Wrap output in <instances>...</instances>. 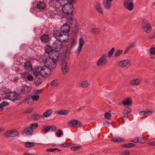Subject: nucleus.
I'll return each instance as SVG.
<instances>
[{"label":"nucleus","mask_w":155,"mask_h":155,"mask_svg":"<svg viewBox=\"0 0 155 155\" xmlns=\"http://www.w3.org/2000/svg\"><path fill=\"white\" fill-rule=\"evenodd\" d=\"M38 126V124L37 123H35L31 124L30 127V128H31V129L33 130V129L36 128Z\"/></svg>","instance_id":"79ce46f5"},{"label":"nucleus","mask_w":155,"mask_h":155,"mask_svg":"<svg viewBox=\"0 0 155 155\" xmlns=\"http://www.w3.org/2000/svg\"><path fill=\"white\" fill-rule=\"evenodd\" d=\"M111 115L108 112L105 113V117L107 119H110V118L111 117Z\"/></svg>","instance_id":"13d9d810"},{"label":"nucleus","mask_w":155,"mask_h":155,"mask_svg":"<svg viewBox=\"0 0 155 155\" xmlns=\"http://www.w3.org/2000/svg\"><path fill=\"white\" fill-rule=\"evenodd\" d=\"M25 101H27L28 104L30 105L34 103V101L31 97H26L25 98Z\"/></svg>","instance_id":"c756f323"},{"label":"nucleus","mask_w":155,"mask_h":155,"mask_svg":"<svg viewBox=\"0 0 155 155\" xmlns=\"http://www.w3.org/2000/svg\"><path fill=\"white\" fill-rule=\"evenodd\" d=\"M123 62L124 65V67H128L130 65V62L129 60H124L123 61Z\"/></svg>","instance_id":"58836bf2"},{"label":"nucleus","mask_w":155,"mask_h":155,"mask_svg":"<svg viewBox=\"0 0 155 155\" xmlns=\"http://www.w3.org/2000/svg\"><path fill=\"white\" fill-rule=\"evenodd\" d=\"M61 68L63 74H65L69 71V67L67 61H65L62 62L61 65Z\"/></svg>","instance_id":"9d476101"},{"label":"nucleus","mask_w":155,"mask_h":155,"mask_svg":"<svg viewBox=\"0 0 155 155\" xmlns=\"http://www.w3.org/2000/svg\"><path fill=\"white\" fill-rule=\"evenodd\" d=\"M31 89L30 87L25 85L23 88L21 89V93L24 94H27L30 92Z\"/></svg>","instance_id":"f3484780"},{"label":"nucleus","mask_w":155,"mask_h":155,"mask_svg":"<svg viewBox=\"0 0 155 155\" xmlns=\"http://www.w3.org/2000/svg\"><path fill=\"white\" fill-rule=\"evenodd\" d=\"M41 117V115L37 114H33L32 116V118L34 120H37L39 119Z\"/></svg>","instance_id":"72a5a7b5"},{"label":"nucleus","mask_w":155,"mask_h":155,"mask_svg":"<svg viewBox=\"0 0 155 155\" xmlns=\"http://www.w3.org/2000/svg\"><path fill=\"white\" fill-rule=\"evenodd\" d=\"M142 28L146 33L149 34L152 31V28L148 21L143 20L142 23Z\"/></svg>","instance_id":"39448f33"},{"label":"nucleus","mask_w":155,"mask_h":155,"mask_svg":"<svg viewBox=\"0 0 155 155\" xmlns=\"http://www.w3.org/2000/svg\"><path fill=\"white\" fill-rule=\"evenodd\" d=\"M81 148L80 146L72 147H71V149L72 150L76 151L80 150Z\"/></svg>","instance_id":"de8ad7c7"},{"label":"nucleus","mask_w":155,"mask_h":155,"mask_svg":"<svg viewBox=\"0 0 155 155\" xmlns=\"http://www.w3.org/2000/svg\"><path fill=\"white\" fill-rule=\"evenodd\" d=\"M70 54L66 52L63 53L61 56V58L63 60H67L69 58Z\"/></svg>","instance_id":"c85d7f7f"},{"label":"nucleus","mask_w":155,"mask_h":155,"mask_svg":"<svg viewBox=\"0 0 155 155\" xmlns=\"http://www.w3.org/2000/svg\"><path fill=\"white\" fill-rule=\"evenodd\" d=\"M141 82V80L140 78L133 79L130 81V84L132 86L138 85H139Z\"/></svg>","instance_id":"2eb2a0df"},{"label":"nucleus","mask_w":155,"mask_h":155,"mask_svg":"<svg viewBox=\"0 0 155 155\" xmlns=\"http://www.w3.org/2000/svg\"><path fill=\"white\" fill-rule=\"evenodd\" d=\"M33 132V130L30 128V127H25L22 132V134L24 136L29 135L31 134Z\"/></svg>","instance_id":"4468645a"},{"label":"nucleus","mask_w":155,"mask_h":155,"mask_svg":"<svg viewBox=\"0 0 155 155\" xmlns=\"http://www.w3.org/2000/svg\"><path fill=\"white\" fill-rule=\"evenodd\" d=\"M66 16H68V15L66 14L64 15L61 12H60L59 13L57 14V17H59V18H62L66 17Z\"/></svg>","instance_id":"ea45409f"},{"label":"nucleus","mask_w":155,"mask_h":155,"mask_svg":"<svg viewBox=\"0 0 155 155\" xmlns=\"http://www.w3.org/2000/svg\"><path fill=\"white\" fill-rule=\"evenodd\" d=\"M131 111V109L130 108H126L124 111V114H127L130 113Z\"/></svg>","instance_id":"09e8293b"},{"label":"nucleus","mask_w":155,"mask_h":155,"mask_svg":"<svg viewBox=\"0 0 155 155\" xmlns=\"http://www.w3.org/2000/svg\"><path fill=\"white\" fill-rule=\"evenodd\" d=\"M94 5L98 12L102 14H104L101 5L100 3L98 2H96L94 4Z\"/></svg>","instance_id":"412c9836"},{"label":"nucleus","mask_w":155,"mask_h":155,"mask_svg":"<svg viewBox=\"0 0 155 155\" xmlns=\"http://www.w3.org/2000/svg\"><path fill=\"white\" fill-rule=\"evenodd\" d=\"M57 150V148H49L46 151L51 152H54L55 150Z\"/></svg>","instance_id":"0e129e2a"},{"label":"nucleus","mask_w":155,"mask_h":155,"mask_svg":"<svg viewBox=\"0 0 155 155\" xmlns=\"http://www.w3.org/2000/svg\"><path fill=\"white\" fill-rule=\"evenodd\" d=\"M28 75V73L26 72H25L23 73L21 75L22 77L26 79L27 78V76Z\"/></svg>","instance_id":"4d7b16f0"},{"label":"nucleus","mask_w":155,"mask_h":155,"mask_svg":"<svg viewBox=\"0 0 155 155\" xmlns=\"http://www.w3.org/2000/svg\"><path fill=\"white\" fill-rule=\"evenodd\" d=\"M37 6L38 9L42 10L45 8L46 5L45 3L40 2L38 3Z\"/></svg>","instance_id":"a878e982"},{"label":"nucleus","mask_w":155,"mask_h":155,"mask_svg":"<svg viewBox=\"0 0 155 155\" xmlns=\"http://www.w3.org/2000/svg\"><path fill=\"white\" fill-rule=\"evenodd\" d=\"M124 5L125 8L130 11L132 10L134 8L133 2L124 4Z\"/></svg>","instance_id":"4be33fe9"},{"label":"nucleus","mask_w":155,"mask_h":155,"mask_svg":"<svg viewBox=\"0 0 155 155\" xmlns=\"http://www.w3.org/2000/svg\"><path fill=\"white\" fill-rule=\"evenodd\" d=\"M34 143L33 142H25V146L27 148H30L33 147L34 146Z\"/></svg>","instance_id":"2f4dec72"},{"label":"nucleus","mask_w":155,"mask_h":155,"mask_svg":"<svg viewBox=\"0 0 155 155\" xmlns=\"http://www.w3.org/2000/svg\"><path fill=\"white\" fill-rule=\"evenodd\" d=\"M76 43V41L75 39H73L71 41V49L73 47H74Z\"/></svg>","instance_id":"603ef678"},{"label":"nucleus","mask_w":155,"mask_h":155,"mask_svg":"<svg viewBox=\"0 0 155 155\" xmlns=\"http://www.w3.org/2000/svg\"><path fill=\"white\" fill-rule=\"evenodd\" d=\"M5 97L7 99L14 101L18 100L19 98V95L16 92L10 91L6 94Z\"/></svg>","instance_id":"7ed1b4c3"},{"label":"nucleus","mask_w":155,"mask_h":155,"mask_svg":"<svg viewBox=\"0 0 155 155\" xmlns=\"http://www.w3.org/2000/svg\"><path fill=\"white\" fill-rule=\"evenodd\" d=\"M53 48L51 46L48 45H46L45 47V51L48 54V55L50 54L51 53L52 51H54V50H53Z\"/></svg>","instance_id":"b1692460"},{"label":"nucleus","mask_w":155,"mask_h":155,"mask_svg":"<svg viewBox=\"0 0 155 155\" xmlns=\"http://www.w3.org/2000/svg\"><path fill=\"white\" fill-rule=\"evenodd\" d=\"M146 114L148 115H150L153 114V111L151 110H145Z\"/></svg>","instance_id":"69168bd1"},{"label":"nucleus","mask_w":155,"mask_h":155,"mask_svg":"<svg viewBox=\"0 0 155 155\" xmlns=\"http://www.w3.org/2000/svg\"><path fill=\"white\" fill-rule=\"evenodd\" d=\"M49 4L50 5L55 8H58L61 6L59 0H50Z\"/></svg>","instance_id":"ddd939ff"},{"label":"nucleus","mask_w":155,"mask_h":155,"mask_svg":"<svg viewBox=\"0 0 155 155\" xmlns=\"http://www.w3.org/2000/svg\"><path fill=\"white\" fill-rule=\"evenodd\" d=\"M73 16L72 15H71L70 17H69L67 19V21L71 24L73 22Z\"/></svg>","instance_id":"37998d69"},{"label":"nucleus","mask_w":155,"mask_h":155,"mask_svg":"<svg viewBox=\"0 0 155 155\" xmlns=\"http://www.w3.org/2000/svg\"><path fill=\"white\" fill-rule=\"evenodd\" d=\"M84 44V41L83 38H81L79 41V45L77 51V53L79 54L82 49L83 46Z\"/></svg>","instance_id":"a211bd4d"},{"label":"nucleus","mask_w":155,"mask_h":155,"mask_svg":"<svg viewBox=\"0 0 155 155\" xmlns=\"http://www.w3.org/2000/svg\"><path fill=\"white\" fill-rule=\"evenodd\" d=\"M54 68H51L46 65L43 67H41L40 75L43 77H47L51 74V69Z\"/></svg>","instance_id":"f03ea898"},{"label":"nucleus","mask_w":155,"mask_h":155,"mask_svg":"<svg viewBox=\"0 0 155 155\" xmlns=\"http://www.w3.org/2000/svg\"><path fill=\"white\" fill-rule=\"evenodd\" d=\"M130 152L128 151H122L121 153V155H128L130 154Z\"/></svg>","instance_id":"bf43d9fd"},{"label":"nucleus","mask_w":155,"mask_h":155,"mask_svg":"<svg viewBox=\"0 0 155 155\" xmlns=\"http://www.w3.org/2000/svg\"><path fill=\"white\" fill-rule=\"evenodd\" d=\"M40 39L43 43H46L48 42L49 40V37L47 34H43L41 36Z\"/></svg>","instance_id":"aec40b11"},{"label":"nucleus","mask_w":155,"mask_h":155,"mask_svg":"<svg viewBox=\"0 0 155 155\" xmlns=\"http://www.w3.org/2000/svg\"><path fill=\"white\" fill-rule=\"evenodd\" d=\"M31 97L33 101H37L39 99V96L38 95H33Z\"/></svg>","instance_id":"c03bdc74"},{"label":"nucleus","mask_w":155,"mask_h":155,"mask_svg":"<svg viewBox=\"0 0 155 155\" xmlns=\"http://www.w3.org/2000/svg\"><path fill=\"white\" fill-rule=\"evenodd\" d=\"M111 140L114 142L120 143L123 142L124 140L121 139H117V138H114L112 139Z\"/></svg>","instance_id":"3c124183"},{"label":"nucleus","mask_w":155,"mask_h":155,"mask_svg":"<svg viewBox=\"0 0 155 155\" xmlns=\"http://www.w3.org/2000/svg\"><path fill=\"white\" fill-rule=\"evenodd\" d=\"M68 112V111L66 110H58L57 111L58 114L65 115H67Z\"/></svg>","instance_id":"473e14b6"},{"label":"nucleus","mask_w":155,"mask_h":155,"mask_svg":"<svg viewBox=\"0 0 155 155\" xmlns=\"http://www.w3.org/2000/svg\"><path fill=\"white\" fill-rule=\"evenodd\" d=\"M89 84V83L87 81H84L79 83L78 84V85L80 87H87L88 86Z\"/></svg>","instance_id":"bb28decb"},{"label":"nucleus","mask_w":155,"mask_h":155,"mask_svg":"<svg viewBox=\"0 0 155 155\" xmlns=\"http://www.w3.org/2000/svg\"><path fill=\"white\" fill-rule=\"evenodd\" d=\"M124 63L123 61H122L118 62L117 64L119 67L123 68L124 67Z\"/></svg>","instance_id":"5fc2aeb1"},{"label":"nucleus","mask_w":155,"mask_h":155,"mask_svg":"<svg viewBox=\"0 0 155 155\" xmlns=\"http://www.w3.org/2000/svg\"><path fill=\"white\" fill-rule=\"evenodd\" d=\"M53 48L56 51H59L63 48L62 43L58 40H56L52 45Z\"/></svg>","instance_id":"0eeeda50"},{"label":"nucleus","mask_w":155,"mask_h":155,"mask_svg":"<svg viewBox=\"0 0 155 155\" xmlns=\"http://www.w3.org/2000/svg\"><path fill=\"white\" fill-rule=\"evenodd\" d=\"M122 104L124 106L125 105L131 106L132 104V101L131 99L127 98L122 101Z\"/></svg>","instance_id":"5701e85b"},{"label":"nucleus","mask_w":155,"mask_h":155,"mask_svg":"<svg viewBox=\"0 0 155 155\" xmlns=\"http://www.w3.org/2000/svg\"><path fill=\"white\" fill-rule=\"evenodd\" d=\"M52 113V111L51 110H48L45 112L43 114V116L45 117H48L51 116Z\"/></svg>","instance_id":"7c9ffc66"},{"label":"nucleus","mask_w":155,"mask_h":155,"mask_svg":"<svg viewBox=\"0 0 155 155\" xmlns=\"http://www.w3.org/2000/svg\"><path fill=\"white\" fill-rule=\"evenodd\" d=\"M43 131L45 133H47L50 131L49 126L47 125L43 126Z\"/></svg>","instance_id":"4c0bfd02"},{"label":"nucleus","mask_w":155,"mask_h":155,"mask_svg":"<svg viewBox=\"0 0 155 155\" xmlns=\"http://www.w3.org/2000/svg\"><path fill=\"white\" fill-rule=\"evenodd\" d=\"M8 104V103L6 101H3L0 104V108H3Z\"/></svg>","instance_id":"a18cd8bd"},{"label":"nucleus","mask_w":155,"mask_h":155,"mask_svg":"<svg viewBox=\"0 0 155 155\" xmlns=\"http://www.w3.org/2000/svg\"><path fill=\"white\" fill-rule=\"evenodd\" d=\"M70 25L66 23L64 24L61 27V30L62 33L68 34L70 31Z\"/></svg>","instance_id":"9b49d317"},{"label":"nucleus","mask_w":155,"mask_h":155,"mask_svg":"<svg viewBox=\"0 0 155 155\" xmlns=\"http://www.w3.org/2000/svg\"><path fill=\"white\" fill-rule=\"evenodd\" d=\"M69 38L68 34L62 33V34H61V36H60L59 39H57V40H58L62 43L64 41H68L69 39Z\"/></svg>","instance_id":"f8f14e48"},{"label":"nucleus","mask_w":155,"mask_h":155,"mask_svg":"<svg viewBox=\"0 0 155 155\" xmlns=\"http://www.w3.org/2000/svg\"><path fill=\"white\" fill-rule=\"evenodd\" d=\"M50 130L55 131L57 130V127L54 126H49Z\"/></svg>","instance_id":"680f3d73"},{"label":"nucleus","mask_w":155,"mask_h":155,"mask_svg":"<svg viewBox=\"0 0 155 155\" xmlns=\"http://www.w3.org/2000/svg\"><path fill=\"white\" fill-rule=\"evenodd\" d=\"M134 0H124L123 3L124 4L132 3L133 2Z\"/></svg>","instance_id":"774afa93"},{"label":"nucleus","mask_w":155,"mask_h":155,"mask_svg":"<svg viewBox=\"0 0 155 155\" xmlns=\"http://www.w3.org/2000/svg\"><path fill=\"white\" fill-rule=\"evenodd\" d=\"M107 56L106 54L102 55L97 62V64L98 66H103L107 62Z\"/></svg>","instance_id":"6e6552de"},{"label":"nucleus","mask_w":155,"mask_h":155,"mask_svg":"<svg viewBox=\"0 0 155 155\" xmlns=\"http://www.w3.org/2000/svg\"><path fill=\"white\" fill-rule=\"evenodd\" d=\"M103 5L105 9H110L111 7V3L108 0H103Z\"/></svg>","instance_id":"6ab92c4d"},{"label":"nucleus","mask_w":155,"mask_h":155,"mask_svg":"<svg viewBox=\"0 0 155 155\" xmlns=\"http://www.w3.org/2000/svg\"><path fill=\"white\" fill-rule=\"evenodd\" d=\"M128 148H131L134 146L135 145L132 143H127Z\"/></svg>","instance_id":"338daca9"},{"label":"nucleus","mask_w":155,"mask_h":155,"mask_svg":"<svg viewBox=\"0 0 155 155\" xmlns=\"http://www.w3.org/2000/svg\"><path fill=\"white\" fill-rule=\"evenodd\" d=\"M91 32L94 34L98 35L100 33V31L99 29L97 28H93L91 29Z\"/></svg>","instance_id":"f704fd0d"},{"label":"nucleus","mask_w":155,"mask_h":155,"mask_svg":"<svg viewBox=\"0 0 155 155\" xmlns=\"http://www.w3.org/2000/svg\"><path fill=\"white\" fill-rule=\"evenodd\" d=\"M137 142H138L141 143H145L146 140H147V138L144 139V137L141 138V137H137Z\"/></svg>","instance_id":"c9c22d12"},{"label":"nucleus","mask_w":155,"mask_h":155,"mask_svg":"<svg viewBox=\"0 0 155 155\" xmlns=\"http://www.w3.org/2000/svg\"><path fill=\"white\" fill-rule=\"evenodd\" d=\"M41 70V67L40 66L35 67L32 70L33 74L36 76H38L40 75Z\"/></svg>","instance_id":"dca6fc26"},{"label":"nucleus","mask_w":155,"mask_h":155,"mask_svg":"<svg viewBox=\"0 0 155 155\" xmlns=\"http://www.w3.org/2000/svg\"><path fill=\"white\" fill-rule=\"evenodd\" d=\"M57 80H54L53 81L51 84V85L52 86H53L55 85L56 86H57L58 85V84L57 83Z\"/></svg>","instance_id":"864d4df0"},{"label":"nucleus","mask_w":155,"mask_h":155,"mask_svg":"<svg viewBox=\"0 0 155 155\" xmlns=\"http://www.w3.org/2000/svg\"><path fill=\"white\" fill-rule=\"evenodd\" d=\"M19 134L18 131L15 129L9 130L4 133L5 137H15L17 136Z\"/></svg>","instance_id":"423d86ee"},{"label":"nucleus","mask_w":155,"mask_h":155,"mask_svg":"<svg viewBox=\"0 0 155 155\" xmlns=\"http://www.w3.org/2000/svg\"><path fill=\"white\" fill-rule=\"evenodd\" d=\"M49 58H46L45 61V64L51 68H54L59 58L58 52L54 51L48 55Z\"/></svg>","instance_id":"f257e3e1"},{"label":"nucleus","mask_w":155,"mask_h":155,"mask_svg":"<svg viewBox=\"0 0 155 155\" xmlns=\"http://www.w3.org/2000/svg\"><path fill=\"white\" fill-rule=\"evenodd\" d=\"M25 69L28 71H31L32 70L31 64L29 61H27L25 63Z\"/></svg>","instance_id":"393cba45"},{"label":"nucleus","mask_w":155,"mask_h":155,"mask_svg":"<svg viewBox=\"0 0 155 155\" xmlns=\"http://www.w3.org/2000/svg\"><path fill=\"white\" fill-rule=\"evenodd\" d=\"M136 45V42H134L130 44L128 46L131 48H134Z\"/></svg>","instance_id":"e2e57ef3"},{"label":"nucleus","mask_w":155,"mask_h":155,"mask_svg":"<svg viewBox=\"0 0 155 155\" xmlns=\"http://www.w3.org/2000/svg\"><path fill=\"white\" fill-rule=\"evenodd\" d=\"M115 51L114 48H112L111 50L109 51L108 53V56L109 58H110L114 53Z\"/></svg>","instance_id":"a19ab883"},{"label":"nucleus","mask_w":155,"mask_h":155,"mask_svg":"<svg viewBox=\"0 0 155 155\" xmlns=\"http://www.w3.org/2000/svg\"><path fill=\"white\" fill-rule=\"evenodd\" d=\"M73 6L71 4L67 3L64 5L62 7V11L66 15H71L73 10Z\"/></svg>","instance_id":"20e7f679"},{"label":"nucleus","mask_w":155,"mask_h":155,"mask_svg":"<svg viewBox=\"0 0 155 155\" xmlns=\"http://www.w3.org/2000/svg\"><path fill=\"white\" fill-rule=\"evenodd\" d=\"M62 33L59 30H55L54 31V36L56 38H58V39H59Z\"/></svg>","instance_id":"cd10ccee"},{"label":"nucleus","mask_w":155,"mask_h":155,"mask_svg":"<svg viewBox=\"0 0 155 155\" xmlns=\"http://www.w3.org/2000/svg\"><path fill=\"white\" fill-rule=\"evenodd\" d=\"M28 80L30 81H33L34 80V78L32 75L28 74V76H27V78Z\"/></svg>","instance_id":"6e6d98bb"},{"label":"nucleus","mask_w":155,"mask_h":155,"mask_svg":"<svg viewBox=\"0 0 155 155\" xmlns=\"http://www.w3.org/2000/svg\"><path fill=\"white\" fill-rule=\"evenodd\" d=\"M150 54L151 55H154L155 54V48L151 47L150 49Z\"/></svg>","instance_id":"8fccbe9b"},{"label":"nucleus","mask_w":155,"mask_h":155,"mask_svg":"<svg viewBox=\"0 0 155 155\" xmlns=\"http://www.w3.org/2000/svg\"><path fill=\"white\" fill-rule=\"evenodd\" d=\"M123 50H122L118 49L117 50L115 53L114 54V57H117L119 56L120 54H122Z\"/></svg>","instance_id":"e433bc0d"},{"label":"nucleus","mask_w":155,"mask_h":155,"mask_svg":"<svg viewBox=\"0 0 155 155\" xmlns=\"http://www.w3.org/2000/svg\"><path fill=\"white\" fill-rule=\"evenodd\" d=\"M68 124L70 126L76 127H79L82 125V124L80 121L74 119L71 120L68 123Z\"/></svg>","instance_id":"1a4fd4ad"},{"label":"nucleus","mask_w":155,"mask_h":155,"mask_svg":"<svg viewBox=\"0 0 155 155\" xmlns=\"http://www.w3.org/2000/svg\"><path fill=\"white\" fill-rule=\"evenodd\" d=\"M57 14L54 12H50V15L52 18L57 17Z\"/></svg>","instance_id":"052dcab7"},{"label":"nucleus","mask_w":155,"mask_h":155,"mask_svg":"<svg viewBox=\"0 0 155 155\" xmlns=\"http://www.w3.org/2000/svg\"><path fill=\"white\" fill-rule=\"evenodd\" d=\"M57 136L58 137H60L63 134L62 131L60 129H58V131L56 133Z\"/></svg>","instance_id":"49530a36"}]
</instances>
